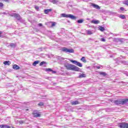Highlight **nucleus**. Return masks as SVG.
<instances>
[{"label":"nucleus","instance_id":"423d86ee","mask_svg":"<svg viewBox=\"0 0 128 128\" xmlns=\"http://www.w3.org/2000/svg\"><path fill=\"white\" fill-rule=\"evenodd\" d=\"M10 16H14V18H16L18 20H20V16L16 13L14 14L13 15H10Z\"/></svg>","mask_w":128,"mask_h":128},{"label":"nucleus","instance_id":"7ed1b4c3","mask_svg":"<svg viewBox=\"0 0 128 128\" xmlns=\"http://www.w3.org/2000/svg\"><path fill=\"white\" fill-rule=\"evenodd\" d=\"M61 16L62 18H71V20H76V17L72 14H62Z\"/></svg>","mask_w":128,"mask_h":128},{"label":"nucleus","instance_id":"4c0bfd02","mask_svg":"<svg viewBox=\"0 0 128 128\" xmlns=\"http://www.w3.org/2000/svg\"><path fill=\"white\" fill-rule=\"evenodd\" d=\"M38 30H40L36 28H34V32H38Z\"/></svg>","mask_w":128,"mask_h":128},{"label":"nucleus","instance_id":"09e8293b","mask_svg":"<svg viewBox=\"0 0 128 128\" xmlns=\"http://www.w3.org/2000/svg\"><path fill=\"white\" fill-rule=\"evenodd\" d=\"M20 124H24V122L23 121H20Z\"/></svg>","mask_w":128,"mask_h":128},{"label":"nucleus","instance_id":"f03ea898","mask_svg":"<svg viewBox=\"0 0 128 128\" xmlns=\"http://www.w3.org/2000/svg\"><path fill=\"white\" fill-rule=\"evenodd\" d=\"M61 50L64 52L68 53V54H74V50L72 48H68L66 47H63L61 48Z\"/></svg>","mask_w":128,"mask_h":128},{"label":"nucleus","instance_id":"37998d69","mask_svg":"<svg viewBox=\"0 0 128 128\" xmlns=\"http://www.w3.org/2000/svg\"><path fill=\"white\" fill-rule=\"evenodd\" d=\"M124 10V8L123 7H121L120 8V10Z\"/></svg>","mask_w":128,"mask_h":128},{"label":"nucleus","instance_id":"412c9836","mask_svg":"<svg viewBox=\"0 0 128 128\" xmlns=\"http://www.w3.org/2000/svg\"><path fill=\"white\" fill-rule=\"evenodd\" d=\"M10 48H16V44H14V43H11L10 44Z\"/></svg>","mask_w":128,"mask_h":128},{"label":"nucleus","instance_id":"864d4df0","mask_svg":"<svg viewBox=\"0 0 128 128\" xmlns=\"http://www.w3.org/2000/svg\"><path fill=\"white\" fill-rule=\"evenodd\" d=\"M36 128H40V127H38V126H37Z\"/></svg>","mask_w":128,"mask_h":128},{"label":"nucleus","instance_id":"f3484780","mask_svg":"<svg viewBox=\"0 0 128 128\" xmlns=\"http://www.w3.org/2000/svg\"><path fill=\"white\" fill-rule=\"evenodd\" d=\"M13 68H14V70H20V68L17 64H14L13 66Z\"/></svg>","mask_w":128,"mask_h":128},{"label":"nucleus","instance_id":"4d7b16f0","mask_svg":"<svg viewBox=\"0 0 128 128\" xmlns=\"http://www.w3.org/2000/svg\"><path fill=\"white\" fill-rule=\"evenodd\" d=\"M12 128H14V127H12Z\"/></svg>","mask_w":128,"mask_h":128},{"label":"nucleus","instance_id":"393cba45","mask_svg":"<svg viewBox=\"0 0 128 128\" xmlns=\"http://www.w3.org/2000/svg\"><path fill=\"white\" fill-rule=\"evenodd\" d=\"M50 24H51V28H52L54 26H56V22H50Z\"/></svg>","mask_w":128,"mask_h":128},{"label":"nucleus","instance_id":"cd10ccee","mask_svg":"<svg viewBox=\"0 0 128 128\" xmlns=\"http://www.w3.org/2000/svg\"><path fill=\"white\" fill-rule=\"evenodd\" d=\"M7 125L6 124H1L0 125V128H6Z\"/></svg>","mask_w":128,"mask_h":128},{"label":"nucleus","instance_id":"20e7f679","mask_svg":"<svg viewBox=\"0 0 128 128\" xmlns=\"http://www.w3.org/2000/svg\"><path fill=\"white\" fill-rule=\"evenodd\" d=\"M120 128H128V124L126 122H120L118 124Z\"/></svg>","mask_w":128,"mask_h":128},{"label":"nucleus","instance_id":"f257e3e1","mask_svg":"<svg viewBox=\"0 0 128 128\" xmlns=\"http://www.w3.org/2000/svg\"><path fill=\"white\" fill-rule=\"evenodd\" d=\"M64 66L68 70H74V72H80V68L76 66L72 65L68 62L64 64Z\"/></svg>","mask_w":128,"mask_h":128},{"label":"nucleus","instance_id":"a211bd4d","mask_svg":"<svg viewBox=\"0 0 128 128\" xmlns=\"http://www.w3.org/2000/svg\"><path fill=\"white\" fill-rule=\"evenodd\" d=\"M40 64V60H36L33 62L32 66H36V64Z\"/></svg>","mask_w":128,"mask_h":128},{"label":"nucleus","instance_id":"8fccbe9b","mask_svg":"<svg viewBox=\"0 0 128 128\" xmlns=\"http://www.w3.org/2000/svg\"><path fill=\"white\" fill-rule=\"evenodd\" d=\"M86 20H90V18H87Z\"/></svg>","mask_w":128,"mask_h":128},{"label":"nucleus","instance_id":"39448f33","mask_svg":"<svg viewBox=\"0 0 128 128\" xmlns=\"http://www.w3.org/2000/svg\"><path fill=\"white\" fill-rule=\"evenodd\" d=\"M70 62L76 66H80V68H82V63L76 60H70Z\"/></svg>","mask_w":128,"mask_h":128},{"label":"nucleus","instance_id":"ddd939ff","mask_svg":"<svg viewBox=\"0 0 128 128\" xmlns=\"http://www.w3.org/2000/svg\"><path fill=\"white\" fill-rule=\"evenodd\" d=\"M92 6L93 8H96V10H100V7L98 6V5H96V4H92Z\"/></svg>","mask_w":128,"mask_h":128},{"label":"nucleus","instance_id":"de8ad7c7","mask_svg":"<svg viewBox=\"0 0 128 128\" xmlns=\"http://www.w3.org/2000/svg\"><path fill=\"white\" fill-rule=\"evenodd\" d=\"M6 128H11V127L10 126H7Z\"/></svg>","mask_w":128,"mask_h":128},{"label":"nucleus","instance_id":"5fc2aeb1","mask_svg":"<svg viewBox=\"0 0 128 128\" xmlns=\"http://www.w3.org/2000/svg\"><path fill=\"white\" fill-rule=\"evenodd\" d=\"M42 98L44 99V96H42Z\"/></svg>","mask_w":128,"mask_h":128},{"label":"nucleus","instance_id":"c85d7f7f","mask_svg":"<svg viewBox=\"0 0 128 128\" xmlns=\"http://www.w3.org/2000/svg\"><path fill=\"white\" fill-rule=\"evenodd\" d=\"M118 40L120 42H124V38H118Z\"/></svg>","mask_w":128,"mask_h":128},{"label":"nucleus","instance_id":"5701e85b","mask_svg":"<svg viewBox=\"0 0 128 128\" xmlns=\"http://www.w3.org/2000/svg\"><path fill=\"white\" fill-rule=\"evenodd\" d=\"M119 18H122V20H126V16L124 15L120 14L119 15Z\"/></svg>","mask_w":128,"mask_h":128},{"label":"nucleus","instance_id":"49530a36","mask_svg":"<svg viewBox=\"0 0 128 128\" xmlns=\"http://www.w3.org/2000/svg\"><path fill=\"white\" fill-rule=\"evenodd\" d=\"M91 28H94V30H96V28L95 26H91Z\"/></svg>","mask_w":128,"mask_h":128},{"label":"nucleus","instance_id":"6e6552de","mask_svg":"<svg viewBox=\"0 0 128 128\" xmlns=\"http://www.w3.org/2000/svg\"><path fill=\"white\" fill-rule=\"evenodd\" d=\"M114 104H116L117 106H118V104H122V100H115L112 101Z\"/></svg>","mask_w":128,"mask_h":128},{"label":"nucleus","instance_id":"9b49d317","mask_svg":"<svg viewBox=\"0 0 128 128\" xmlns=\"http://www.w3.org/2000/svg\"><path fill=\"white\" fill-rule=\"evenodd\" d=\"M52 9H47L44 10V12L46 14H48L49 12H52Z\"/></svg>","mask_w":128,"mask_h":128},{"label":"nucleus","instance_id":"ea45409f","mask_svg":"<svg viewBox=\"0 0 128 128\" xmlns=\"http://www.w3.org/2000/svg\"><path fill=\"white\" fill-rule=\"evenodd\" d=\"M4 6V4L0 2V8H2Z\"/></svg>","mask_w":128,"mask_h":128},{"label":"nucleus","instance_id":"c9c22d12","mask_svg":"<svg viewBox=\"0 0 128 128\" xmlns=\"http://www.w3.org/2000/svg\"><path fill=\"white\" fill-rule=\"evenodd\" d=\"M33 114H38V110H34Z\"/></svg>","mask_w":128,"mask_h":128},{"label":"nucleus","instance_id":"1a4fd4ad","mask_svg":"<svg viewBox=\"0 0 128 128\" xmlns=\"http://www.w3.org/2000/svg\"><path fill=\"white\" fill-rule=\"evenodd\" d=\"M46 72H52V74H56V71H54V70H52L50 68H47L45 69Z\"/></svg>","mask_w":128,"mask_h":128},{"label":"nucleus","instance_id":"2f4dec72","mask_svg":"<svg viewBox=\"0 0 128 128\" xmlns=\"http://www.w3.org/2000/svg\"><path fill=\"white\" fill-rule=\"evenodd\" d=\"M44 104L42 102H40L38 104V106H44Z\"/></svg>","mask_w":128,"mask_h":128},{"label":"nucleus","instance_id":"2eb2a0df","mask_svg":"<svg viewBox=\"0 0 128 128\" xmlns=\"http://www.w3.org/2000/svg\"><path fill=\"white\" fill-rule=\"evenodd\" d=\"M80 104V102H78V101H73L71 102V104H72V106H76V104Z\"/></svg>","mask_w":128,"mask_h":128},{"label":"nucleus","instance_id":"b1692460","mask_svg":"<svg viewBox=\"0 0 128 128\" xmlns=\"http://www.w3.org/2000/svg\"><path fill=\"white\" fill-rule=\"evenodd\" d=\"M84 19H80L77 20L78 24H82L84 22Z\"/></svg>","mask_w":128,"mask_h":128},{"label":"nucleus","instance_id":"f8f14e48","mask_svg":"<svg viewBox=\"0 0 128 128\" xmlns=\"http://www.w3.org/2000/svg\"><path fill=\"white\" fill-rule=\"evenodd\" d=\"M34 118H40V114L38 113H33Z\"/></svg>","mask_w":128,"mask_h":128},{"label":"nucleus","instance_id":"aec40b11","mask_svg":"<svg viewBox=\"0 0 128 128\" xmlns=\"http://www.w3.org/2000/svg\"><path fill=\"white\" fill-rule=\"evenodd\" d=\"M4 66H10V61H5L4 62Z\"/></svg>","mask_w":128,"mask_h":128},{"label":"nucleus","instance_id":"e433bc0d","mask_svg":"<svg viewBox=\"0 0 128 128\" xmlns=\"http://www.w3.org/2000/svg\"><path fill=\"white\" fill-rule=\"evenodd\" d=\"M3 2H10V0H2Z\"/></svg>","mask_w":128,"mask_h":128},{"label":"nucleus","instance_id":"58836bf2","mask_svg":"<svg viewBox=\"0 0 128 128\" xmlns=\"http://www.w3.org/2000/svg\"><path fill=\"white\" fill-rule=\"evenodd\" d=\"M82 2H90V0H81Z\"/></svg>","mask_w":128,"mask_h":128},{"label":"nucleus","instance_id":"4468645a","mask_svg":"<svg viewBox=\"0 0 128 128\" xmlns=\"http://www.w3.org/2000/svg\"><path fill=\"white\" fill-rule=\"evenodd\" d=\"M98 28L100 32H104V30H106L104 28L102 27V26H99Z\"/></svg>","mask_w":128,"mask_h":128},{"label":"nucleus","instance_id":"7c9ffc66","mask_svg":"<svg viewBox=\"0 0 128 128\" xmlns=\"http://www.w3.org/2000/svg\"><path fill=\"white\" fill-rule=\"evenodd\" d=\"M96 68H98V70H100V68H102V66L99 65L98 66H95Z\"/></svg>","mask_w":128,"mask_h":128},{"label":"nucleus","instance_id":"a878e982","mask_svg":"<svg viewBox=\"0 0 128 128\" xmlns=\"http://www.w3.org/2000/svg\"><path fill=\"white\" fill-rule=\"evenodd\" d=\"M34 8L36 10H37V12L40 11V7H38V6H36V5H34Z\"/></svg>","mask_w":128,"mask_h":128},{"label":"nucleus","instance_id":"79ce46f5","mask_svg":"<svg viewBox=\"0 0 128 128\" xmlns=\"http://www.w3.org/2000/svg\"><path fill=\"white\" fill-rule=\"evenodd\" d=\"M101 40L102 42H106V39H104V38H102Z\"/></svg>","mask_w":128,"mask_h":128},{"label":"nucleus","instance_id":"4be33fe9","mask_svg":"<svg viewBox=\"0 0 128 128\" xmlns=\"http://www.w3.org/2000/svg\"><path fill=\"white\" fill-rule=\"evenodd\" d=\"M50 2H52V4H58V0H50Z\"/></svg>","mask_w":128,"mask_h":128},{"label":"nucleus","instance_id":"3c124183","mask_svg":"<svg viewBox=\"0 0 128 128\" xmlns=\"http://www.w3.org/2000/svg\"><path fill=\"white\" fill-rule=\"evenodd\" d=\"M110 58H113V56H110Z\"/></svg>","mask_w":128,"mask_h":128},{"label":"nucleus","instance_id":"a18cd8bd","mask_svg":"<svg viewBox=\"0 0 128 128\" xmlns=\"http://www.w3.org/2000/svg\"><path fill=\"white\" fill-rule=\"evenodd\" d=\"M2 32L0 31V38H2Z\"/></svg>","mask_w":128,"mask_h":128},{"label":"nucleus","instance_id":"f704fd0d","mask_svg":"<svg viewBox=\"0 0 128 128\" xmlns=\"http://www.w3.org/2000/svg\"><path fill=\"white\" fill-rule=\"evenodd\" d=\"M124 4H126V6H128V0L124 2Z\"/></svg>","mask_w":128,"mask_h":128},{"label":"nucleus","instance_id":"c03bdc74","mask_svg":"<svg viewBox=\"0 0 128 128\" xmlns=\"http://www.w3.org/2000/svg\"><path fill=\"white\" fill-rule=\"evenodd\" d=\"M38 26H42V24H40H40H38Z\"/></svg>","mask_w":128,"mask_h":128},{"label":"nucleus","instance_id":"0eeeda50","mask_svg":"<svg viewBox=\"0 0 128 128\" xmlns=\"http://www.w3.org/2000/svg\"><path fill=\"white\" fill-rule=\"evenodd\" d=\"M128 104V98H124L121 100V104Z\"/></svg>","mask_w":128,"mask_h":128},{"label":"nucleus","instance_id":"a19ab883","mask_svg":"<svg viewBox=\"0 0 128 128\" xmlns=\"http://www.w3.org/2000/svg\"><path fill=\"white\" fill-rule=\"evenodd\" d=\"M106 112H110V108H107L106 109Z\"/></svg>","mask_w":128,"mask_h":128},{"label":"nucleus","instance_id":"72a5a7b5","mask_svg":"<svg viewBox=\"0 0 128 128\" xmlns=\"http://www.w3.org/2000/svg\"><path fill=\"white\" fill-rule=\"evenodd\" d=\"M46 64V62H44V61L40 63V66H43V64Z\"/></svg>","mask_w":128,"mask_h":128},{"label":"nucleus","instance_id":"dca6fc26","mask_svg":"<svg viewBox=\"0 0 128 128\" xmlns=\"http://www.w3.org/2000/svg\"><path fill=\"white\" fill-rule=\"evenodd\" d=\"M99 74L102 76H106L108 74L106 73V72H99Z\"/></svg>","mask_w":128,"mask_h":128},{"label":"nucleus","instance_id":"603ef678","mask_svg":"<svg viewBox=\"0 0 128 128\" xmlns=\"http://www.w3.org/2000/svg\"><path fill=\"white\" fill-rule=\"evenodd\" d=\"M122 84H124V82H121Z\"/></svg>","mask_w":128,"mask_h":128},{"label":"nucleus","instance_id":"6e6d98bb","mask_svg":"<svg viewBox=\"0 0 128 128\" xmlns=\"http://www.w3.org/2000/svg\"><path fill=\"white\" fill-rule=\"evenodd\" d=\"M124 58H126L125 57H124Z\"/></svg>","mask_w":128,"mask_h":128},{"label":"nucleus","instance_id":"bb28decb","mask_svg":"<svg viewBox=\"0 0 128 128\" xmlns=\"http://www.w3.org/2000/svg\"><path fill=\"white\" fill-rule=\"evenodd\" d=\"M121 64H128V62H126V60L120 61Z\"/></svg>","mask_w":128,"mask_h":128},{"label":"nucleus","instance_id":"c756f323","mask_svg":"<svg viewBox=\"0 0 128 128\" xmlns=\"http://www.w3.org/2000/svg\"><path fill=\"white\" fill-rule=\"evenodd\" d=\"M88 34H92V32L90 31V30H88L87 31Z\"/></svg>","mask_w":128,"mask_h":128},{"label":"nucleus","instance_id":"6ab92c4d","mask_svg":"<svg viewBox=\"0 0 128 128\" xmlns=\"http://www.w3.org/2000/svg\"><path fill=\"white\" fill-rule=\"evenodd\" d=\"M86 75L84 74H82L78 76V78H86Z\"/></svg>","mask_w":128,"mask_h":128},{"label":"nucleus","instance_id":"473e14b6","mask_svg":"<svg viewBox=\"0 0 128 128\" xmlns=\"http://www.w3.org/2000/svg\"><path fill=\"white\" fill-rule=\"evenodd\" d=\"M81 60H82V62H86V58L84 56H83L81 58Z\"/></svg>","mask_w":128,"mask_h":128},{"label":"nucleus","instance_id":"9d476101","mask_svg":"<svg viewBox=\"0 0 128 128\" xmlns=\"http://www.w3.org/2000/svg\"><path fill=\"white\" fill-rule=\"evenodd\" d=\"M90 22L92 24H100V20H91Z\"/></svg>","mask_w":128,"mask_h":128}]
</instances>
